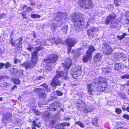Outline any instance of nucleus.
<instances>
[{
  "label": "nucleus",
  "mask_w": 129,
  "mask_h": 129,
  "mask_svg": "<svg viewBox=\"0 0 129 129\" xmlns=\"http://www.w3.org/2000/svg\"><path fill=\"white\" fill-rule=\"evenodd\" d=\"M114 69L116 70L119 71L122 68L121 65L120 63H116L114 64Z\"/></svg>",
  "instance_id": "24"
},
{
  "label": "nucleus",
  "mask_w": 129,
  "mask_h": 129,
  "mask_svg": "<svg viewBox=\"0 0 129 129\" xmlns=\"http://www.w3.org/2000/svg\"><path fill=\"white\" fill-rule=\"evenodd\" d=\"M18 60L17 59L15 58L14 60V62L15 64L17 63H18Z\"/></svg>",
  "instance_id": "59"
},
{
  "label": "nucleus",
  "mask_w": 129,
  "mask_h": 129,
  "mask_svg": "<svg viewBox=\"0 0 129 129\" xmlns=\"http://www.w3.org/2000/svg\"><path fill=\"white\" fill-rule=\"evenodd\" d=\"M123 117L124 118L129 120V115H128L124 114L123 116Z\"/></svg>",
  "instance_id": "50"
},
{
  "label": "nucleus",
  "mask_w": 129,
  "mask_h": 129,
  "mask_svg": "<svg viewBox=\"0 0 129 129\" xmlns=\"http://www.w3.org/2000/svg\"><path fill=\"white\" fill-rule=\"evenodd\" d=\"M41 16L39 15L36 14H33L31 15V17L33 18H39Z\"/></svg>",
  "instance_id": "37"
},
{
  "label": "nucleus",
  "mask_w": 129,
  "mask_h": 129,
  "mask_svg": "<svg viewBox=\"0 0 129 129\" xmlns=\"http://www.w3.org/2000/svg\"><path fill=\"white\" fill-rule=\"evenodd\" d=\"M31 2V5H35V0H29Z\"/></svg>",
  "instance_id": "55"
},
{
  "label": "nucleus",
  "mask_w": 129,
  "mask_h": 129,
  "mask_svg": "<svg viewBox=\"0 0 129 129\" xmlns=\"http://www.w3.org/2000/svg\"><path fill=\"white\" fill-rule=\"evenodd\" d=\"M35 114L36 115H39L40 114V113L38 111H34Z\"/></svg>",
  "instance_id": "52"
},
{
  "label": "nucleus",
  "mask_w": 129,
  "mask_h": 129,
  "mask_svg": "<svg viewBox=\"0 0 129 129\" xmlns=\"http://www.w3.org/2000/svg\"><path fill=\"white\" fill-rule=\"evenodd\" d=\"M43 89H42L41 88H36L35 89L34 91L35 92L37 93L38 94L40 93L41 92H42L43 91Z\"/></svg>",
  "instance_id": "36"
},
{
  "label": "nucleus",
  "mask_w": 129,
  "mask_h": 129,
  "mask_svg": "<svg viewBox=\"0 0 129 129\" xmlns=\"http://www.w3.org/2000/svg\"><path fill=\"white\" fill-rule=\"evenodd\" d=\"M75 124H77L80 127L82 128H83L84 126V125L80 121H78L76 122L75 123Z\"/></svg>",
  "instance_id": "35"
},
{
  "label": "nucleus",
  "mask_w": 129,
  "mask_h": 129,
  "mask_svg": "<svg viewBox=\"0 0 129 129\" xmlns=\"http://www.w3.org/2000/svg\"><path fill=\"white\" fill-rule=\"evenodd\" d=\"M98 119L97 118H95L92 119V124L95 126L97 127L98 126V124L97 123Z\"/></svg>",
  "instance_id": "31"
},
{
  "label": "nucleus",
  "mask_w": 129,
  "mask_h": 129,
  "mask_svg": "<svg viewBox=\"0 0 129 129\" xmlns=\"http://www.w3.org/2000/svg\"><path fill=\"white\" fill-rule=\"evenodd\" d=\"M13 73L15 75L17 76H22L23 75L22 70L20 69L19 70H18L17 69H14L13 70Z\"/></svg>",
  "instance_id": "18"
},
{
  "label": "nucleus",
  "mask_w": 129,
  "mask_h": 129,
  "mask_svg": "<svg viewBox=\"0 0 129 129\" xmlns=\"http://www.w3.org/2000/svg\"><path fill=\"white\" fill-rule=\"evenodd\" d=\"M77 106L78 109L80 110L83 111L85 107L84 102L81 99H79L78 101Z\"/></svg>",
  "instance_id": "17"
},
{
  "label": "nucleus",
  "mask_w": 129,
  "mask_h": 129,
  "mask_svg": "<svg viewBox=\"0 0 129 129\" xmlns=\"http://www.w3.org/2000/svg\"><path fill=\"white\" fill-rule=\"evenodd\" d=\"M5 82H3V84L5 86H6L7 85H8Z\"/></svg>",
  "instance_id": "64"
},
{
  "label": "nucleus",
  "mask_w": 129,
  "mask_h": 129,
  "mask_svg": "<svg viewBox=\"0 0 129 129\" xmlns=\"http://www.w3.org/2000/svg\"><path fill=\"white\" fill-rule=\"evenodd\" d=\"M121 1L120 0H114V4L116 7L119 6Z\"/></svg>",
  "instance_id": "32"
},
{
  "label": "nucleus",
  "mask_w": 129,
  "mask_h": 129,
  "mask_svg": "<svg viewBox=\"0 0 129 129\" xmlns=\"http://www.w3.org/2000/svg\"><path fill=\"white\" fill-rule=\"evenodd\" d=\"M67 17H68L66 12L63 13L61 12H58L57 13V17L55 18V20L60 21V19H62V18L65 19Z\"/></svg>",
  "instance_id": "16"
},
{
  "label": "nucleus",
  "mask_w": 129,
  "mask_h": 129,
  "mask_svg": "<svg viewBox=\"0 0 129 129\" xmlns=\"http://www.w3.org/2000/svg\"><path fill=\"white\" fill-rule=\"evenodd\" d=\"M93 18H89L88 21L87 22V26H89L92 22H93L94 19Z\"/></svg>",
  "instance_id": "34"
},
{
  "label": "nucleus",
  "mask_w": 129,
  "mask_h": 129,
  "mask_svg": "<svg viewBox=\"0 0 129 129\" xmlns=\"http://www.w3.org/2000/svg\"><path fill=\"white\" fill-rule=\"evenodd\" d=\"M39 96L41 98H45L46 97V95L45 91L43 90L42 92L39 94Z\"/></svg>",
  "instance_id": "27"
},
{
  "label": "nucleus",
  "mask_w": 129,
  "mask_h": 129,
  "mask_svg": "<svg viewBox=\"0 0 129 129\" xmlns=\"http://www.w3.org/2000/svg\"><path fill=\"white\" fill-rule=\"evenodd\" d=\"M104 46L105 48L103 51V53L107 55L111 54L113 51V50L110 46L106 44H104Z\"/></svg>",
  "instance_id": "13"
},
{
  "label": "nucleus",
  "mask_w": 129,
  "mask_h": 129,
  "mask_svg": "<svg viewBox=\"0 0 129 129\" xmlns=\"http://www.w3.org/2000/svg\"><path fill=\"white\" fill-rule=\"evenodd\" d=\"M44 75L42 76H40L39 77H38L37 78L38 80H41L43 79L44 78Z\"/></svg>",
  "instance_id": "53"
},
{
  "label": "nucleus",
  "mask_w": 129,
  "mask_h": 129,
  "mask_svg": "<svg viewBox=\"0 0 129 129\" xmlns=\"http://www.w3.org/2000/svg\"><path fill=\"white\" fill-rule=\"evenodd\" d=\"M56 94L57 95L59 96H61L63 94L62 92L59 91H56Z\"/></svg>",
  "instance_id": "46"
},
{
  "label": "nucleus",
  "mask_w": 129,
  "mask_h": 129,
  "mask_svg": "<svg viewBox=\"0 0 129 129\" xmlns=\"http://www.w3.org/2000/svg\"><path fill=\"white\" fill-rule=\"evenodd\" d=\"M34 48L30 44L28 45V46L27 47V50L30 51H31L33 50Z\"/></svg>",
  "instance_id": "33"
},
{
  "label": "nucleus",
  "mask_w": 129,
  "mask_h": 129,
  "mask_svg": "<svg viewBox=\"0 0 129 129\" xmlns=\"http://www.w3.org/2000/svg\"><path fill=\"white\" fill-rule=\"evenodd\" d=\"M77 15L76 13L72 14V15L71 21L74 23V25L75 26L79 27L80 25H82L83 28L84 27L83 26L85 24L84 19H83L81 16Z\"/></svg>",
  "instance_id": "4"
},
{
  "label": "nucleus",
  "mask_w": 129,
  "mask_h": 129,
  "mask_svg": "<svg viewBox=\"0 0 129 129\" xmlns=\"http://www.w3.org/2000/svg\"><path fill=\"white\" fill-rule=\"evenodd\" d=\"M122 109L124 111L125 110H126V108H125V106H122Z\"/></svg>",
  "instance_id": "62"
},
{
  "label": "nucleus",
  "mask_w": 129,
  "mask_h": 129,
  "mask_svg": "<svg viewBox=\"0 0 129 129\" xmlns=\"http://www.w3.org/2000/svg\"><path fill=\"white\" fill-rule=\"evenodd\" d=\"M68 29V26L67 25H65L63 27L61 28V29L62 30L64 33H66L67 32Z\"/></svg>",
  "instance_id": "39"
},
{
  "label": "nucleus",
  "mask_w": 129,
  "mask_h": 129,
  "mask_svg": "<svg viewBox=\"0 0 129 129\" xmlns=\"http://www.w3.org/2000/svg\"><path fill=\"white\" fill-rule=\"evenodd\" d=\"M43 116L45 117H47L48 116H49V114L48 113V112H46L45 111L44 112L43 115Z\"/></svg>",
  "instance_id": "43"
},
{
  "label": "nucleus",
  "mask_w": 129,
  "mask_h": 129,
  "mask_svg": "<svg viewBox=\"0 0 129 129\" xmlns=\"http://www.w3.org/2000/svg\"><path fill=\"white\" fill-rule=\"evenodd\" d=\"M106 81V80L103 77H100L95 78L91 84L92 86H93L95 84H97L98 83V84H99L100 83Z\"/></svg>",
  "instance_id": "14"
},
{
  "label": "nucleus",
  "mask_w": 129,
  "mask_h": 129,
  "mask_svg": "<svg viewBox=\"0 0 129 129\" xmlns=\"http://www.w3.org/2000/svg\"><path fill=\"white\" fill-rule=\"evenodd\" d=\"M92 56L91 55V54H87L86 53V55H84V57L83 58V61L85 63H86L88 61L90 60Z\"/></svg>",
  "instance_id": "20"
},
{
  "label": "nucleus",
  "mask_w": 129,
  "mask_h": 129,
  "mask_svg": "<svg viewBox=\"0 0 129 129\" xmlns=\"http://www.w3.org/2000/svg\"><path fill=\"white\" fill-rule=\"evenodd\" d=\"M58 56L56 55L52 54L50 56L49 58L48 59H45L44 60V62L46 63H48V64L45 67V68L46 70L50 71L52 70V68L51 66V65L49 64L50 63H54L56 62V61L58 60Z\"/></svg>",
  "instance_id": "5"
},
{
  "label": "nucleus",
  "mask_w": 129,
  "mask_h": 129,
  "mask_svg": "<svg viewBox=\"0 0 129 129\" xmlns=\"http://www.w3.org/2000/svg\"><path fill=\"white\" fill-rule=\"evenodd\" d=\"M41 47H36L35 50L32 54L31 61L30 63L26 62L24 64V66L26 69L29 70L33 68L38 61V56L37 53L38 51L41 49Z\"/></svg>",
  "instance_id": "3"
},
{
  "label": "nucleus",
  "mask_w": 129,
  "mask_h": 129,
  "mask_svg": "<svg viewBox=\"0 0 129 129\" xmlns=\"http://www.w3.org/2000/svg\"><path fill=\"white\" fill-rule=\"evenodd\" d=\"M102 55L101 53H98L95 55V58L98 61H101L102 58Z\"/></svg>",
  "instance_id": "29"
},
{
  "label": "nucleus",
  "mask_w": 129,
  "mask_h": 129,
  "mask_svg": "<svg viewBox=\"0 0 129 129\" xmlns=\"http://www.w3.org/2000/svg\"><path fill=\"white\" fill-rule=\"evenodd\" d=\"M75 52H77L76 49L73 50L72 52L73 53V54H75V55H74L75 56H76L78 57V56L80 55V53H77V55H76V53Z\"/></svg>",
  "instance_id": "45"
},
{
  "label": "nucleus",
  "mask_w": 129,
  "mask_h": 129,
  "mask_svg": "<svg viewBox=\"0 0 129 129\" xmlns=\"http://www.w3.org/2000/svg\"><path fill=\"white\" fill-rule=\"evenodd\" d=\"M70 73L73 78L76 79L78 76H80L82 73L80 67L77 65L75 67H73L71 69Z\"/></svg>",
  "instance_id": "6"
},
{
  "label": "nucleus",
  "mask_w": 129,
  "mask_h": 129,
  "mask_svg": "<svg viewBox=\"0 0 129 129\" xmlns=\"http://www.w3.org/2000/svg\"><path fill=\"white\" fill-rule=\"evenodd\" d=\"M63 126H69L70 124L68 123L64 122L61 124Z\"/></svg>",
  "instance_id": "47"
},
{
  "label": "nucleus",
  "mask_w": 129,
  "mask_h": 129,
  "mask_svg": "<svg viewBox=\"0 0 129 129\" xmlns=\"http://www.w3.org/2000/svg\"><path fill=\"white\" fill-rule=\"evenodd\" d=\"M118 20L117 19L116 21H112L111 24V27L112 28H114L116 27L117 25Z\"/></svg>",
  "instance_id": "25"
},
{
  "label": "nucleus",
  "mask_w": 129,
  "mask_h": 129,
  "mask_svg": "<svg viewBox=\"0 0 129 129\" xmlns=\"http://www.w3.org/2000/svg\"><path fill=\"white\" fill-rule=\"evenodd\" d=\"M44 87V88L48 92H49L50 91L49 89H48V86L46 84H44L42 85Z\"/></svg>",
  "instance_id": "44"
},
{
  "label": "nucleus",
  "mask_w": 129,
  "mask_h": 129,
  "mask_svg": "<svg viewBox=\"0 0 129 129\" xmlns=\"http://www.w3.org/2000/svg\"><path fill=\"white\" fill-rule=\"evenodd\" d=\"M115 111L118 114H120L122 112L121 109L119 108H116Z\"/></svg>",
  "instance_id": "41"
},
{
  "label": "nucleus",
  "mask_w": 129,
  "mask_h": 129,
  "mask_svg": "<svg viewBox=\"0 0 129 129\" xmlns=\"http://www.w3.org/2000/svg\"><path fill=\"white\" fill-rule=\"evenodd\" d=\"M111 69L109 67L103 68L102 69V73L103 74H106L110 72Z\"/></svg>",
  "instance_id": "21"
},
{
  "label": "nucleus",
  "mask_w": 129,
  "mask_h": 129,
  "mask_svg": "<svg viewBox=\"0 0 129 129\" xmlns=\"http://www.w3.org/2000/svg\"><path fill=\"white\" fill-rule=\"evenodd\" d=\"M35 42L36 45H40L41 46H43L45 45H50V44L52 43L49 40L45 41L44 40L38 39Z\"/></svg>",
  "instance_id": "9"
},
{
  "label": "nucleus",
  "mask_w": 129,
  "mask_h": 129,
  "mask_svg": "<svg viewBox=\"0 0 129 129\" xmlns=\"http://www.w3.org/2000/svg\"><path fill=\"white\" fill-rule=\"evenodd\" d=\"M51 42L56 45L61 42V40L57 37H53L51 39Z\"/></svg>",
  "instance_id": "19"
},
{
  "label": "nucleus",
  "mask_w": 129,
  "mask_h": 129,
  "mask_svg": "<svg viewBox=\"0 0 129 129\" xmlns=\"http://www.w3.org/2000/svg\"><path fill=\"white\" fill-rule=\"evenodd\" d=\"M125 18L126 23L129 24V12H125Z\"/></svg>",
  "instance_id": "28"
},
{
  "label": "nucleus",
  "mask_w": 129,
  "mask_h": 129,
  "mask_svg": "<svg viewBox=\"0 0 129 129\" xmlns=\"http://www.w3.org/2000/svg\"><path fill=\"white\" fill-rule=\"evenodd\" d=\"M93 110V108H91L90 106L85 107L83 111L84 113H87L90 112Z\"/></svg>",
  "instance_id": "23"
},
{
  "label": "nucleus",
  "mask_w": 129,
  "mask_h": 129,
  "mask_svg": "<svg viewBox=\"0 0 129 129\" xmlns=\"http://www.w3.org/2000/svg\"><path fill=\"white\" fill-rule=\"evenodd\" d=\"M76 42V40L74 38H68L66 41L67 46L69 47H72Z\"/></svg>",
  "instance_id": "12"
},
{
  "label": "nucleus",
  "mask_w": 129,
  "mask_h": 129,
  "mask_svg": "<svg viewBox=\"0 0 129 129\" xmlns=\"http://www.w3.org/2000/svg\"><path fill=\"white\" fill-rule=\"evenodd\" d=\"M126 58V56L123 53H121L118 52L113 54L112 57V59H113V61L118 60L120 58Z\"/></svg>",
  "instance_id": "10"
},
{
  "label": "nucleus",
  "mask_w": 129,
  "mask_h": 129,
  "mask_svg": "<svg viewBox=\"0 0 129 129\" xmlns=\"http://www.w3.org/2000/svg\"><path fill=\"white\" fill-rule=\"evenodd\" d=\"M119 96L123 99H125L126 98V96L125 95L122 93L120 94Z\"/></svg>",
  "instance_id": "48"
},
{
  "label": "nucleus",
  "mask_w": 129,
  "mask_h": 129,
  "mask_svg": "<svg viewBox=\"0 0 129 129\" xmlns=\"http://www.w3.org/2000/svg\"><path fill=\"white\" fill-rule=\"evenodd\" d=\"M72 62L71 60L67 59L65 63H63L62 66L64 68L66 69V71L64 72H59L57 71V74L55 77L52 80L51 84L52 87H55L56 86L60 85V82L58 78L63 77L65 79H67V75L68 74V70L70 68L72 64Z\"/></svg>",
  "instance_id": "1"
},
{
  "label": "nucleus",
  "mask_w": 129,
  "mask_h": 129,
  "mask_svg": "<svg viewBox=\"0 0 129 129\" xmlns=\"http://www.w3.org/2000/svg\"><path fill=\"white\" fill-rule=\"evenodd\" d=\"M14 84L18 85H19L20 83V81L19 80V79H15L14 80Z\"/></svg>",
  "instance_id": "40"
},
{
  "label": "nucleus",
  "mask_w": 129,
  "mask_h": 129,
  "mask_svg": "<svg viewBox=\"0 0 129 129\" xmlns=\"http://www.w3.org/2000/svg\"><path fill=\"white\" fill-rule=\"evenodd\" d=\"M61 104L59 102H54L52 103L49 107V110L50 111H54L56 110L57 107H60Z\"/></svg>",
  "instance_id": "11"
},
{
  "label": "nucleus",
  "mask_w": 129,
  "mask_h": 129,
  "mask_svg": "<svg viewBox=\"0 0 129 129\" xmlns=\"http://www.w3.org/2000/svg\"><path fill=\"white\" fill-rule=\"evenodd\" d=\"M46 102L44 101H42L40 102L39 104L40 105H42L46 104Z\"/></svg>",
  "instance_id": "49"
},
{
  "label": "nucleus",
  "mask_w": 129,
  "mask_h": 129,
  "mask_svg": "<svg viewBox=\"0 0 129 129\" xmlns=\"http://www.w3.org/2000/svg\"><path fill=\"white\" fill-rule=\"evenodd\" d=\"M127 35V34L123 33L122 35L121 36H118L117 38L119 40H121L124 38L125 36Z\"/></svg>",
  "instance_id": "38"
},
{
  "label": "nucleus",
  "mask_w": 129,
  "mask_h": 129,
  "mask_svg": "<svg viewBox=\"0 0 129 129\" xmlns=\"http://www.w3.org/2000/svg\"><path fill=\"white\" fill-rule=\"evenodd\" d=\"M4 66H5V67L6 68H8L10 66V65L9 63H6L5 65H4Z\"/></svg>",
  "instance_id": "51"
},
{
  "label": "nucleus",
  "mask_w": 129,
  "mask_h": 129,
  "mask_svg": "<svg viewBox=\"0 0 129 129\" xmlns=\"http://www.w3.org/2000/svg\"><path fill=\"white\" fill-rule=\"evenodd\" d=\"M79 4L83 8H90L92 7V4L91 0H80Z\"/></svg>",
  "instance_id": "7"
},
{
  "label": "nucleus",
  "mask_w": 129,
  "mask_h": 129,
  "mask_svg": "<svg viewBox=\"0 0 129 129\" xmlns=\"http://www.w3.org/2000/svg\"><path fill=\"white\" fill-rule=\"evenodd\" d=\"M26 8L27 9V11H31L32 10V8H31L30 7H26Z\"/></svg>",
  "instance_id": "56"
},
{
  "label": "nucleus",
  "mask_w": 129,
  "mask_h": 129,
  "mask_svg": "<svg viewBox=\"0 0 129 129\" xmlns=\"http://www.w3.org/2000/svg\"><path fill=\"white\" fill-rule=\"evenodd\" d=\"M57 26V25L56 24L52 23L51 25V28L52 30L54 31L56 30Z\"/></svg>",
  "instance_id": "30"
},
{
  "label": "nucleus",
  "mask_w": 129,
  "mask_h": 129,
  "mask_svg": "<svg viewBox=\"0 0 129 129\" xmlns=\"http://www.w3.org/2000/svg\"><path fill=\"white\" fill-rule=\"evenodd\" d=\"M110 6V9L109 8V7H108V10L109 11H111L113 9V6L111 5Z\"/></svg>",
  "instance_id": "54"
},
{
  "label": "nucleus",
  "mask_w": 129,
  "mask_h": 129,
  "mask_svg": "<svg viewBox=\"0 0 129 129\" xmlns=\"http://www.w3.org/2000/svg\"><path fill=\"white\" fill-rule=\"evenodd\" d=\"M17 88V86L16 85H15L14 86V87H13L12 88L11 90H13L14 89H16Z\"/></svg>",
  "instance_id": "58"
},
{
  "label": "nucleus",
  "mask_w": 129,
  "mask_h": 129,
  "mask_svg": "<svg viewBox=\"0 0 129 129\" xmlns=\"http://www.w3.org/2000/svg\"><path fill=\"white\" fill-rule=\"evenodd\" d=\"M121 78L122 79H129V74H126L123 75L121 76Z\"/></svg>",
  "instance_id": "42"
},
{
  "label": "nucleus",
  "mask_w": 129,
  "mask_h": 129,
  "mask_svg": "<svg viewBox=\"0 0 129 129\" xmlns=\"http://www.w3.org/2000/svg\"><path fill=\"white\" fill-rule=\"evenodd\" d=\"M98 30V29L96 27H93L87 30L88 35L90 37H92L96 36L97 34H96Z\"/></svg>",
  "instance_id": "8"
},
{
  "label": "nucleus",
  "mask_w": 129,
  "mask_h": 129,
  "mask_svg": "<svg viewBox=\"0 0 129 129\" xmlns=\"http://www.w3.org/2000/svg\"><path fill=\"white\" fill-rule=\"evenodd\" d=\"M116 17V14L114 13L110 14L106 19L105 22L106 24H109L110 21L112 20L115 19Z\"/></svg>",
  "instance_id": "15"
},
{
  "label": "nucleus",
  "mask_w": 129,
  "mask_h": 129,
  "mask_svg": "<svg viewBox=\"0 0 129 129\" xmlns=\"http://www.w3.org/2000/svg\"><path fill=\"white\" fill-rule=\"evenodd\" d=\"M31 106L34 108L36 107V106L33 103H31Z\"/></svg>",
  "instance_id": "57"
},
{
  "label": "nucleus",
  "mask_w": 129,
  "mask_h": 129,
  "mask_svg": "<svg viewBox=\"0 0 129 129\" xmlns=\"http://www.w3.org/2000/svg\"><path fill=\"white\" fill-rule=\"evenodd\" d=\"M4 66V64L2 63H0V69H1L2 68H3V66Z\"/></svg>",
  "instance_id": "60"
},
{
  "label": "nucleus",
  "mask_w": 129,
  "mask_h": 129,
  "mask_svg": "<svg viewBox=\"0 0 129 129\" xmlns=\"http://www.w3.org/2000/svg\"><path fill=\"white\" fill-rule=\"evenodd\" d=\"M71 47H69L67 49V51L68 52V53H69L71 50V48H70Z\"/></svg>",
  "instance_id": "61"
},
{
  "label": "nucleus",
  "mask_w": 129,
  "mask_h": 129,
  "mask_svg": "<svg viewBox=\"0 0 129 129\" xmlns=\"http://www.w3.org/2000/svg\"><path fill=\"white\" fill-rule=\"evenodd\" d=\"M95 49L94 47L92 46H90L88 50L86 52V53L87 54H91V55H92L93 52L95 51Z\"/></svg>",
  "instance_id": "22"
},
{
  "label": "nucleus",
  "mask_w": 129,
  "mask_h": 129,
  "mask_svg": "<svg viewBox=\"0 0 129 129\" xmlns=\"http://www.w3.org/2000/svg\"><path fill=\"white\" fill-rule=\"evenodd\" d=\"M107 84V81L103 82L99 84H95L92 86L91 84L88 83L87 85L88 92L90 94L93 95V92L96 90L99 92H104L106 90Z\"/></svg>",
  "instance_id": "2"
},
{
  "label": "nucleus",
  "mask_w": 129,
  "mask_h": 129,
  "mask_svg": "<svg viewBox=\"0 0 129 129\" xmlns=\"http://www.w3.org/2000/svg\"><path fill=\"white\" fill-rule=\"evenodd\" d=\"M11 116V114L10 113H7L5 114L3 116V119H8L10 118Z\"/></svg>",
  "instance_id": "26"
},
{
  "label": "nucleus",
  "mask_w": 129,
  "mask_h": 129,
  "mask_svg": "<svg viewBox=\"0 0 129 129\" xmlns=\"http://www.w3.org/2000/svg\"><path fill=\"white\" fill-rule=\"evenodd\" d=\"M36 126L38 128H39L41 126V124L40 123L36 124Z\"/></svg>",
  "instance_id": "63"
}]
</instances>
